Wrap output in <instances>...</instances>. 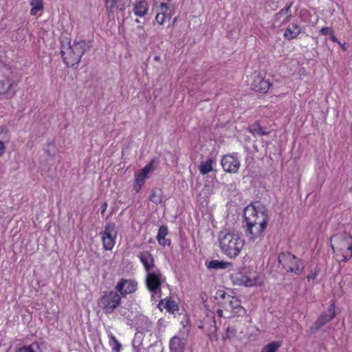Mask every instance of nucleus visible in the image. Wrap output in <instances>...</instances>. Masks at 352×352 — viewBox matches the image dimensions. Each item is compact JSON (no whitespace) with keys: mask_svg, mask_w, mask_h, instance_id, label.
<instances>
[{"mask_svg":"<svg viewBox=\"0 0 352 352\" xmlns=\"http://www.w3.org/2000/svg\"><path fill=\"white\" fill-rule=\"evenodd\" d=\"M218 239L222 252L230 258H236L244 245V241L234 230L221 231Z\"/></svg>","mask_w":352,"mask_h":352,"instance_id":"1","label":"nucleus"},{"mask_svg":"<svg viewBox=\"0 0 352 352\" xmlns=\"http://www.w3.org/2000/svg\"><path fill=\"white\" fill-rule=\"evenodd\" d=\"M330 243L339 262H346L352 257V236L348 233L344 232L333 235Z\"/></svg>","mask_w":352,"mask_h":352,"instance_id":"2","label":"nucleus"},{"mask_svg":"<svg viewBox=\"0 0 352 352\" xmlns=\"http://www.w3.org/2000/svg\"><path fill=\"white\" fill-rule=\"evenodd\" d=\"M89 48V45L85 41H74L72 44L69 43L66 50L62 49L60 54L65 63L69 67H73L80 63L82 56Z\"/></svg>","mask_w":352,"mask_h":352,"instance_id":"3","label":"nucleus"},{"mask_svg":"<svg viewBox=\"0 0 352 352\" xmlns=\"http://www.w3.org/2000/svg\"><path fill=\"white\" fill-rule=\"evenodd\" d=\"M218 302L224 311L230 313L229 317L243 316L245 314V309L241 305L238 298L229 295L223 291H219Z\"/></svg>","mask_w":352,"mask_h":352,"instance_id":"4","label":"nucleus"},{"mask_svg":"<svg viewBox=\"0 0 352 352\" xmlns=\"http://www.w3.org/2000/svg\"><path fill=\"white\" fill-rule=\"evenodd\" d=\"M244 221L267 226L270 221L268 210L262 204H252L244 210Z\"/></svg>","mask_w":352,"mask_h":352,"instance_id":"5","label":"nucleus"},{"mask_svg":"<svg viewBox=\"0 0 352 352\" xmlns=\"http://www.w3.org/2000/svg\"><path fill=\"white\" fill-rule=\"evenodd\" d=\"M278 261L287 272H293L297 275L300 274L304 270V266L300 260L290 252L279 254Z\"/></svg>","mask_w":352,"mask_h":352,"instance_id":"6","label":"nucleus"},{"mask_svg":"<svg viewBox=\"0 0 352 352\" xmlns=\"http://www.w3.org/2000/svg\"><path fill=\"white\" fill-rule=\"evenodd\" d=\"M164 282L163 275L159 269L146 272V284L148 289L152 293V298L155 300L161 297V286Z\"/></svg>","mask_w":352,"mask_h":352,"instance_id":"7","label":"nucleus"},{"mask_svg":"<svg viewBox=\"0 0 352 352\" xmlns=\"http://www.w3.org/2000/svg\"><path fill=\"white\" fill-rule=\"evenodd\" d=\"M121 298L117 292L110 291L104 292L100 298L99 305L106 314H110L120 305Z\"/></svg>","mask_w":352,"mask_h":352,"instance_id":"8","label":"nucleus"},{"mask_svg":"<svg viewBox=\"0 0 352 352\" xmlns=\"http://www.w3.org/2000/svg\"><path fill=\"white\" fill-rule=\"evenodd\" d=\"M103 243V248L106 250H111L115 245L117 231L114 223H107L104 226V230L100 232Z\"/></svg>","mask_w":352,"mask_h":352,"instance_id":"9","label":"nucleus"},{"mask_svg":"<svg viewBox=\"0 0 352 352\" xmlns=\"http://www.w3.org/2000/svg\"><path fill=\"white\" fill-rule=\"evenodd\" d=\"M189 329L184 326L178 335L172 338L169 342L170 352H184Z\"/></svg>","mask_w":352,"mask_h":352,"instance_id":"10","label":"nucleus"},{"mask_svg":"<svg viewBox=\"0 0 352 352\" xmlns=\"http://www.w3.org/2000/svg\"><path fill=\"white\" fill-rule=\"evenodd\" d=\"M234 285L245 287H253L260 283L258 277L238 272L232 276Z\"/></svg>","mask_w":352,"mask_h":352,"instance_id":"11","label":"nucleus"},{"mask_svg":"<svg viewBox=\"0 0 352 352\" xmlns=\"http://www.w3.org/2000/svg\"><path fill=\"white\" fill-rule=\"evenodd\" d=\"M267 226L259 223L245 222V232L248 239L253 241L262 236Z\"/></svg>","mask_w":352,"mask_h":352,"instance_id":"12","label":"nucleus"},{"mask_svg":"<svg viewBox=\"0 0 352 352\" xmlns=\"http://www.w3.org/2000/svg\"><path fill=\"white\" fill-rule=\"evenodd\" d=\"M271 83L268 80H265L263 74L259 72L254 76L251 83L252 89L258 93L265 94L268 91Z\"/></svg>","mask_w":352,"mask_h":352,"instance_id":"13","label":"nucleus"},{"mask_svg":"<svg viewBox=\"0 0 352 352\" xmlns=\"http://www.w3.org/2000/svg\"><path fill=\"white\" fill-rule=\"evenodd\" d=\"M221 165L225 171L230 173H235L240 167V162L237 157L232 155H226L221 159Z\"/></svg>","mask_w":352,"mask_h":352,"instance_id":"14","label":"nucleus"},{"mask_svg":"<svg viewBox=\"0 0 352 352\" xmlns=\"http://www.w3.org/2000/svg\"><path fill=\"white\" fill-rule=\"evenodd\" d=\"M138 283L134 280L120 279L116 286V289L122 296L133 293L137 289Z\"/></svg>","mask_w":352,"mask_h":352,"instance_id":"15","label":"nucleus"},{"mask_svg":"<svg viewBox=\"0 0 352 352\" xmlns=\"http://www.w3.org/2000/svg\"><path fill=\"white\" fill-rule=\"evenodd\" d=\"M293 2H290L287 6L282 8L278 12H277L274 16V23H279V25H285L287 23L292 16L291 8Z\"/></svg>","mask_w":352,"mask_h":352,"instance_id":"16","label":"nucleus"},{"mask_svg":"<svg viewBox=\"0 0 352 352\" xmlns=\"http://www.w3.org/2000/svg\"><path fill=\"white\" fill-rule=\"evenodd\" d=\"M130 0H105V6L109 18L113 16L115 9L124 10L129 6Z\"/></svg>","mask_w":352,"mask_h":352,"instance_id":"17","label":"nucleus"},{"mask_svg":"<svg viewBox=\"0 0 352 352\" xmlns=\"http://www.w3.org/2000/svg\"><path fill=\"white\" fill-rule=\"evenodd\" d=\"M138 256L144 265L146 272L157 269L155 265L154 258L148 251L140 252Z\"/></svg>","mask_w":352,"mask_h":352,"instance_id":"18","label":"nucleus"},{"mask_svg":"<svg viewBox=\"0 0 352 352\" xmlns=\"http://www.w3.org/2000/svg\"><path fill=\"white\" fill-rule=\"evenodd\" d=\"M335 316L334 306L331 305L328 309L327 312L323 313L315 322L314 328L315 330L319 329L320 327L324 326L326 323L332 320Z\"/></svg>","mask_w":352,"mask_h":352,"instance_id":"19","label":"nucleus"},{"mask_svg":"<svg viewBox=\"0 0 352 352\" xmlns=\"http://www.w3.org/2000/svg\"><path fill=\"white\" fill-rule=\"evenodd\" d=\"M14 80L12 78H5L0 80V94H7L13 96L15 91L12 90Z\"/></svg>","mask_w":352,"mask_h":352,"instance_id":"20","label":"nucleus"},{"mask_svg":"<svg viewBox=\"0 0 352 352\" xmlns=\"http://www.w3.org/2000/svg\"><path fill=\"white\" fill-rule=\"evenodd\" d=\"M302 28L296 23L291 24L285 31L283 36L287 40H292L298 37L301 33Z\"/></svg>","mask_w":352,"mask_h":352,"instance_id":"21","label":"nucleus"},{"mask_svg":"<svg viewBox=\"0 0 352 352\" xmlns=\"http://www.w3.org/2000/svg\"><path fill=\"white\" fill-rule=\"evenodd\" d=\"M168 233V228L166 226H162L160 227L157 235V239L160 245L162 246L170 245V240L165 238Z\"/></svg>","mask_w":352,"mask_h":352,"instance_id":"22","label":"nucleus"},{"mask_svg":"<svg viewBox=\"0 0 352 352\" xmlns=\"http://www.w3.org/2000/svg\"><path fill=\"white\" fill-rule=\"evenodd\" d=\"M148 10V3L145 0H140L134 4L133 12L136 16H144Z\"/></svg>","mask_w":352,"mask_h":352,"instance_id":"23","label":"nucleus"},{"mask_svg":"<svg viewBox=\"0 0 352 352\" xmlns=\"http://www.w3.org/2000/svg\"><path fill=\"white\" fill-rule=\"evenodd\" d=\"M138 321L140 322L139 326L137 328L138 332L141 333H144L145 332H148L151 331L152 322L148 318H139Z\"/></svg>","mask_w":352,"mask_h":352,"instance_id":"24","label":"nucleus"},{"mask_svg":"<svg viewBox=\"0 0 352 352\" xmlns=\"http://www.w3.org/2000/svg\"><path fill=\"white\" fill-rule=\"evenodd\" d=\"M214 161L212 159L209 158L206 162H201L199 165V169L200 173L206 175L212 170V164Z\"/></svg>","mask_w":352,"mask_h":352,"instance_id":"25","label":"nucleus"},{"mask_svg":"<svg viewBox=\"0 0 352 352\" xmlns=\"http://www.w3.org/2000/svg\"><path fill=\"white\" fill-rule=\"evenodd\" d=\"M158 12L168 16V19H170L173 13V8L168 5L167 2H162L158 8Z\"/></svg>","mask_w":352,"mask_h":352,"instance_id":"26","label":"nucleus"},{"mask_svg":"<svg viewBox=\"0 0 352 352\" xmlns=\"http://www.w3.org/2000/svg\"><path fill=\"white\" fill-rule=\"evenodd\" d=\"M151 201L155 204H159L162 201V191L160 189H153L149 197Z\"/></svg>","mask_w":352,"mask_h":352,"instance_id":"27","label":"nucleus"},{"mask_svg":"<svg viewBox=\"0 0 352 352\" xmlns=\"http://www.w3.org/2000/svg\"><path fill=\"white\" fill-rule=\"evenodd\" d=\"M158 162L155 160H152L147 165H146L139 173L141 175L144 176L145 178L147 177V175L150 172L153 170L157 166Z\"/></svg>","mask_w":352,"mask_h":352,"instance_id":"28","label":"nucleus"},{"mask_svg":"<svg viewBox=\"0 0 352 352\" xmlns=\"http://www.w3.org/2000/svg\"><path fill=\"white\" fill-rule=\"evenodd\" d=\"M30 6H32L30 10V14L32 15H36L38 11L43 9L42 0H32L30 1Z\"/></svg>","mask_w":352,"mask_h":352,"instance_id":"29","label":"nucleus"},{"mask_svg":"<svg viewBox=\"0 0 352 352\" xmlns=\"http://www.w3.org/2000/svg\"><path fill=\"white\" fill-rule=\"evenodd\" d=\"M109 345L111 347L113 352H120L122 348L121 344L118 341V340L112 333L109 335Z\"/></svg>","mask_w":352,"mask_h":352,"instance_id":"30","label":"nucleus"},{"mask_svg":"<svg viewBox=\"0 0 352 352\" xmlns=\"http://www.w3.org/2000/svg\"><path fill=\"white\" fill-rule=\"evenodd\" d=\"M280 344L276 342H272L264 346L261 352H276Z\"/></svg>","mask_w":352,"mask_h":352,"instance_id":"31","label":"nucleus"},{"mask_svg":"<svg viewBox=\"0 0 352 352\" xmlns=\"http://www.w3.org/2000/svg\"><path fill=\"white\" fill-rule=\"evenodd\" d=\"M250 131L254 135H263L268 134V132L265 131V130L263 129L258 124H253L250 129Z\"/></svg>","mask_w":352,"mask_h":352,"instance_id":"32","label":"nucleus"},{"mask_svg":"<svg viewBox=\"0 0 352 352\" xmlns=\"http://www.w3.org/2000/svg\"><path fill=\"white\" fill-rule=\"evenodd\" d=\"M207 267L209 269H223L226 267V264L223 261L212 260L207 264Z\"/></svg>","mask_w":352,"mask_h":352,"instance_id":"33","label":"nucleus"},{"mask_svg":"<svg viewBox=\"0 0 352 352\" xmlns=\"http://www.w3.org/2000/svg\"><path fill=\"white\" fill-rule=\"evenodd\" d=\"M33 346H36L37 348H39V344L37 342H34L29 346H24L20 347L17 349L16 352H35Z\"/></svg>","mask_w":352,"mask_h":352,"instance_id":"34","label":"nucleus"},{"mask_svg":"<svg viewBox=\"0 0 352 352\" xmlns=\"http://www.w3.org/2000/svg\"><path fill=\"white\" fill-rule=\"evenodd\" d=\"M320 272V268L318 267H316L314 270L307 275V278L308 281H314L317 280V277Z\"/></svg>","mask_w":352,"mask_h":352,"instance_id":"35","label":"nucleus"},{"mask_svg":"<svg viewBox=\"0 0 352 352\" xmlns=\"http://www.w3.org/2000/svg\"><path fill=\"white\" fill-rule=\"evenodd\" d=\"M146 178L141 175L140 174H136L135 175V183L137 185H138V188L136 189V191L138 192L141 187L144 185Z\"/></svg>","mask_w":352,"mask_h":352,"instance_id":"36","label":"nucleus"},{"mask_svg":"<svg viewBox=\"0 0 352 352\" xmlns=\"http://www.w3.org/2000/svg\"><path fill=\"white\" fill-rule=\"evenodd\" d=\"M165 308L167 309L168 311L174 313L175 311L178 309L177 305L173 301L168 300L166 302Z\"/></svg>","mask_w":352,"mask_h":352,"instance_id":"37","label":"nucleus"},{"mask_svg":"<svg viewBox=\"0 0 352 352\" xmlns=\"http://www.w3.org/2000/svg\"><path fill=\"white\" fill-rule=\"evenodd\" d=\"M166 19H168V16L160 13V12H157V14L155 16V20L159 24L162 25Z\"/></svg>","mask_w":352,"mask_h":352,"instance_id":"38","label":"nucleus"},{"mask_svg":"<svg viewBox=\"0 0 352 352\" xmlns=\"http://www.w3.org/2000/svg\"><path fill=\"white\" fill-rule=\"evenodd\" d=\"M333 32V30L329 27H324V28H322L320 30V34H322V35H327V34H330Z\"/></svg>","mask_w":352,"mask_h":352,"instance_id":"39","label":"nucleus"},{"mask_svg":"<svg viewBox=\"0 0 352 352\" xmlns=\"http://www.w3.org/2000/svg\"><path fill=\"white\" fill-rule=\"evenodd\" d=\"M330 38L333 42L337 43L338 45H341L340 41L338 40V38L335 36L333 32L329 34Z\"/></svg>","mask_w":352,"mask_h":352,"instance_id":"40","label":"nucleus"},{"mask_svg":"<svg viewBox=\"0 0 352 352\" xmlns=\"http://www.w3.org/2000/svg\"><path fill=\"white\" fill-rule=\"evenodd\" d=\"M6 150V147L4 143L2 141H0V157L4 153Z\"/></svg>","mask_w":352,"mask_h":352,"instance_id":"41","label":"nucleus"},{"mask_svg":"<svg viewBox=\"0 0 352 352\" xmlns=\"http://www.w3.org/2000/svg\"><path fill=\"white\" fill-rule=\"evenodd\" d=\"M107 208V202H104L102 204V205L101 206V208H100L101 213L104 214V212L106 211Z\"/></svg>","mask_w":352,"mask_h":352,"instance_id":"42","label":"nucleus"},{"mask_svg":"<svg viewBox=\"0 0 352 352\" xmlns=\"http://www.w3.org/2000/svg\"><path fill=\"white\" fill-rule=\"evenodd\" d=\"M133 352H141L140 346H137L135 345L134 343H133Z\"/></svg>","mask_w":352,"mask_h":352,"instance_id":"43","label":"nucleus"},{"mask_svg":"<svg viewBox=\"0 0 352 352\" xmlns=\"http://www.w3.org/2000/svg\"><path fill=\"white\" fill-rule=\"evenodd\" d=\"M217 314L219 316H220V317L223 316V309H218L217 311Z\"/></svg>","mask_w":352,"mask_h":352,"instance_id":"44","label":"nucleus"},{"mask_svg":"<svg viewBox=\"0 0 352 352\" xmlns=\"http://www.w3.org/2000/svg\"><path fill=\"white\" fill-rule=\"evenodd\" d=\"M46 153H47V155H49V156L52 157V156H54V153H51V151H50V149H47V150H46Z\"/></svg>","mask_w":352,"mask_h":352,"instance_id":"45","label":"nucleus"},{"mask_svg":"<svg viewBox=\"0 0 352 352\" xmlns=\"http://www.w3.org/2000/svg\"><path fill=\"white\" fill-rule=\"evenodd\" d=\"M0 133L2 134V133H8V130L5 128H3L1 129Z\"/></svg>","mask_w":352,"mask_h":352,"instance_id":"46","label":"nucleus"},{"mask_svg":"<svg viewBox=\"0 0 352 352\" xmlns=\"http://www.w3.org/2000/svg\"><path fill=\"white\" fill-rule=\"evenodd\" d=\"M342 47V49L344 50V51H346V47L344 46V44H342L340 45Z\"/></svg>","mask_w":352,"mask_h":352,"instance_id":"47","label":"nucleus"},{"mask_svg":"<svg viewBox=\"0 0 352 352\" xmlns=\"http://www.w3.org/2000/svg\"><path fill=\"white\" fill-rule=\"evenodd\" d=\"M155 60H158V57H157V56H156V57L155 58Z\"/></svg>","mask_w":352,"mask_h":352,"instance_id":"48","label":"nucleus"}]
</instances>
